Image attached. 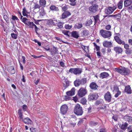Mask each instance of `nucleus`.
Returning <instances> with one entry per match:
<instances>
[{"instance_id": "1", "label": "nucleus", "mask_w": 132, "mask_h": 132, "mask_svg": "<svg viewBox=\"0 0 132 132\" xmlns=\"http://www.w3.org/2000/svg\"><path fill=\"white\" fill-rule=\"evenodd\" d=\"M82 108V107L80 106V105L77 104L74 108V113L77 115H81L83 113V111Z\"/></svg>"}, {"instance_id": "2", "label": "nucleus", "mask_w": 132, "mask_h": 132, "mask_svg": "<svg viewBox=\"0 0 132 132\" xmlns=\"http://www.w3.org/2000/svg\"><path fill=\"white\" fill-rule=\"evenodd\" d=\"M114 39L120 45L122 44L124 45V48L126 50H129V46L127 44H125V42L122 40L120 38L117 36H115L114 37Z\"/></svg>"}, {"instance_id": "3", "label": "nucleus", "mask_w": 132, "mask_h": 132, "mask_svg": "<svg viewBox=\"0 0 132 132\" xmlns=\"http://www.w3.org/2000/svg\"><path fill=\"white\" fill-rule=\"evenodd\" d=\"M115 70L117 72L123 75H127L130 73L129 70L124 68L118 69L116 68Z\"/></svg>"}, {"instance_id": "4", "label": "nucleus", "mask_w": 132, "mask_h": 132, "mask_svg": "<svg viewBox=\"0 0 132 132\" xmlns=\"http://www.w3.org/2000/svg\"><path fill=\"white\" fill-rule=\"evenodd\" d=\"M100 33L101 36L104 38L110 37L112 35L110 31L103 29L100 31Z\"/></svg>"}, {"instance_id": "5", "label": "nucleus", "mask_w": 132, "mask_h": 132, "mask_svg": "<svg viewBox=\"0 0 132 132\" xmlns=\"http://www.w3.org/2000/svg\"><path fill=\"white\" fill-rule=\"evenodd\" d=\"M82 69L79 68H72L70 69L69 72L77 75L80 74L82 72Z\"/></svg>"}, {"instance_id": "6", "label": "nucleus", "mask_w": 132, "mask_h": 132, "mask_svg": "<svg viewBox=\"0 0 132 132\" xmlns=\"http://www.w3.org/2000/svg\"><path fill=\"white\" fill-rule=\"evenodd\" d=\"M87 93L86 89L85 88H81L78 91V95L80 97L84 96Z\"/></svg>"}, {"instance_id": "7", "label": "nucleus", "mask_w": 132, "mask_h": 132, "mask_svg": "<svg viewBox=\"0 0 132 132\" xmlns=\"http://www.w3.org/2000/svg\"><path fill=\"white\" fill-rule=\"evenodd\" d=\"M98 6L97 4H94V5L90 6L89 8V10L91 12L94 13L97 12L98 9Z\"/></svg>"}, {"instance_id": "8", "label": "nucleus", "mask_w": 132, "mask_h": 132, "mask_svg": "<svg viewBox=\"0 0 132 132\" xmlns=\"http://www.w3.org/2000/svg\"><path fill=\"white\" fill-rule=\"evenodd\" d=\"M116 8V7L115 6L108 7L105 10V12L107 14H111L112 13Z\"/></svg>"}, {"instance_id": "9", "label": "nucleus", "mask_w": 132, "mask_h": 132, "mask_svg": "<svg viewBox=\"0 0 132 132\" xmlns=\"http://www.w3.org/2000/svg\"><path fill=\"white\" fill-rule=\"evenodd\" d=\"M98 96L96 93H91L88 95L89 101L96 100L98 98Z\"/></svg>"}, {"instance_id": "10", "label": "nucleus", "mask_w": 132, "mask_h": 132, "mask_svg": "<svg viewBox=\"0 0 132 132\" xmlns=\"http://www.w3.org/2000/svg\"><path fill=\"white\" fill-rule=\"evenodd\" d=\"M68 110V107L67 105L65 104L63 105L61 108V113L63 114H64L67 113Z\"/></svg>"}, {"instance_id": "11", "label": "nucleus", "mask_w": 132, "mask_h": 132, "mask_svg": "<svg viewBox=\"0 0 132 132\" xmlns=\"http://www.w3.org/2000/svg\"><path fill=\"white\" fill-rule=\"evenodd\" d=\"M111 96L110 93L109 92H107L104 95V98L108 102H110L111 100Z\"/></svg>"}, {"instance_id": "12", "label": "nucleus", "mask_w": 132, "mask_h": 132, "mask_svg": "<svg viewBox=\"0 0 132 132\" xmlns=\"http://www.w3.org/2000/svg\"><path fill=\"white\" fill-rule=\"evenodd\" d=\"M103 45L105 47H109L112 46V44L111 42L104 41L103 43Z\"/></svg>"}, {"instance_id": "13", "label": "nucleus", "mask_w": 132, "mask_h": 132, "mask_svg": "<svg viewBox=\"0 0 132 132\" xmlns=\"http://www.w3.org/2000/svg\"><path fill=\"white\" fill-rule=\"evenodd\" d=\"M89 86L91 89L94 90H96L98 87V86L94 82L91 83L90 85Z\"/></svg>"}, {"instance_id": "14", "label": "nucleus", "mask_w": 132, "mask_h": 132, "mask_svg": "<svg viewBox=\"0 0 132 132\" xmlns=\"http://www.w3.org/2000/svg\"><path fill=\"white\" fill-rule=\"evenodd\" d=\"M23 121L25 123L28 125H31L33 123L32 121L28 117L24 118Z\"/></svg>"}, {"instance_id": "15", "label": "nucleus", "mask_w": 132, "mask_h": 132, "mask_svg": "<svg viewBox=\"0 0 132 132\" xmlns=\"http://www.w3.org/2000/svg\"><path fill=\"white\" fill-rule=\"evenodd\" d=\"M70 15H71V14L69 12L65 11L62 14L61 18L63 19H65Z\"/></svg>"}, {"instance_id": "16", "label": "nucleus", "mask_w": 132, "mask_h": 132, "mask_svg": "<svg viewBox=\"0 0 132 132\" xmlns=\"http://www.w3.org/2000/svg\"><path fill=\"white\" fill-rule=\"evenodd\" d=\"M114 50L116 53H120L122 52V48L119 47H114Z\"/></svg>"}, {"instance_id": "17", "label": "nucleus", "mask_w": 132, "mask_h": 132, "mask_svg": "<svg viewBox=\"0 0 132 132\" xmlns=\"http://www.w3.org/2000/svg\"><path fill=\"white\" fill-rule=\"evenodd\" d=\"M75 88H72L70 91L68 92H67V95L70 96L73 95L75 94Z\"/></svg>"}, {"instance_id": "18", "label": "nucleus", "mask_w": 132, "mask_h": 132, "mask_svg": "<svg viewBox=\"0 0 132 132\" xmlns=\"http://www.w3.org/2000/svg\"><path fill=\"white\" fill-rule=\"evenodd\" d=\"M109 76V74L106 72H103L101 73L100 75V77L102 79L107 77Z\"/></svg>"}, {"instance_id": "19", "label": "nucleus", "mask_w": 132, "mask_h": 132, "mask_svg": "<svg viewBox=\"0 0 132 132\" xmlns=\"http://www.w3.org/2000/svg\"><path fill=\"white\" fill-rule=\"evenodd\" d=\"M114 90L117 91V93L115 95V97H118L121 93V92L119 90L118 88L117 87L114 88Z\"/></svg>"}, {"instance_id": "20", "label": "nucleus", "mask_w": 132, "mask_h": 132, "mask_svg": "<svg viewBox=\"0 0 132 132\" xmlns=\"http://www.w3.org/2000/svg\"><path fill=\"white\" fill-rule=\"evenodd\" d=\"M71 35L76 38H78L79 37L78 32L76 31H73L71 33Z\"/></svg>"}, {"instance_id": "21", "label": "nucleus", "mask_w": 132, "mask_h": 132, "mask_svg": "<svg viewBox=\"0 0 132 132\" xmlns=\"http://www.w3.org/2000/svg\"><path fill=\"white\" fill-rule=\"evenodd\" d=\"M18 114L20 120H23V115L22 114V109H20L18 110Z\"/></svg>"}, {"instance_id": "22", "label": "nucleus", "mask_w": 132, "mask_h": 132, "mask_svg": "<svg viewBox=\"0 0 132 132\" xmlns=\"http://www.w3.org/2000/svg\"><path fill=\"white\" fill-rule=\"evenodd\" d=\"M56 22L55 20H50L47 21V23L49 25H55L56 23Z\"/></svg>"}, {"instance_id": "23", "label": "nucleus", "mask_w": 132, "mask_h": 132, "mask_svg": "<svg viewBox=\"0 0 132 132\" xmlns=\"http://www.w3.org/2000/svg\"><path fill=\"white\" fill-rule=\"evenodd\" d=\"M81 47L86 53H89V46H86L82 45H81Z\"/></svg>"}, {"instance_id": "24", "label": "nucleus", "mask_w": 132, "mask_h": 132, "mask_svg": "<svg viewBox=\"0 0 132 132\" xmlns=\"http://www.w3.org/2000/svg\"><path fill=\"white\" fill-rule=\"evenodd\" d=\"M125 91L128 93L131 94V89L130 86H129L126 87Z\"/></svg>"}, {"instance_id": "25", "label": "nucleus", "mask_w": 132, "mask_h": 132, "mask_svg": "<svg viewBox=\"0 0 132 132\" xmlns=\"http://www.w3.org/2000/svg\"><path fill=\"white\" fill-rule=\"evenodd\" d=\"M50 9L54 11H59V9L55 5H52L50 7Z\"/></svg>"}, {"instance_id": "26", "label": "nucleus", "mask_w": 132, "mask_h": 132, "mask_svg": "<svg viewBox=\"0 0 132 132\" xmlns=\"http://www.w3.org/2000/svg\"><path fill=\"white\" fill-rule=\"evenodd\" d=\"M57 51V49L56 48L54 47L53 48L52 50L50 51L51 54L52 55H54L56 53V52Z\"/></svg>"}, {"instance_id": "27", "label": "nucleus", "mask_w": 132, "mask_h": 132, "mask_svg": "<svg viewBox=\"0 0 132 132\" xmlns=\"http://www.w3.org/2000/svg\"><path fill=\"white\" fill-rule=\"evenodd\" d=\"M131 0H126L124 1V5L125 6H127L130 5L131 3Z\"/></svg>"}, {"instance_id": "28", "label": "nucleus", "mask_w": 132, "mask_h": 132, "mask_svg": "<svg viewBox=\"0 0 132 132\" xmlns=\"http://www.w3.org/2000/svg\"><path fill=\"white\" fill-rule=\"evenodd\" d=\"M74 83L76 87L78 86L81 84L80 80L79 79L76 80Z\"/></svg>"}, {"instance_id": "29", "label": "nucleus", "mask_w": 132, "mask_h": 132, "mask_svg": "<svg viewBox=\"0 0 132 132\" xmlns=\"http://www.w3.org/2000/svg\"><path fill=\"white\" fill-rule=\"evenodd\" d=\"M124 119L126 121L132 122V117L129 116H127L124 117Z\"/></svg>"}, {"instance_id": "30", "label": "nucleus", "mask_w": 132, "mask_h": 132, "mask_svg": "<svg viewBox=\"0 0 132 132\" xmlns=\"http://www.w3.org/2000/svg\"><path fill=\"white\" fill-rule=\"evenodd\" d=\"M110 17H116L117 19H119L121 17L120 14L118 13L115 15H110Z\"/></svg>"}, {"instance_id": "31", "label": "nucleus", "mask_w": 132, "mask_h": 132, "mask_svg": "<svg viewBox=\"0 0 132 132\" xmlns=\"http://www.w3.org/2000/svg\"><path fill=\"white\" fill-rule=\"evenodd\" d=\"M128 126V124L125 122L123 124H122L121 126H120L121 128L123 130H125L126 128Z\"/></svg>"}, {"instance_id": "32", "label": "nucleus", "mask_w": 132, "mask_h": 132, "mask_svg": "<svg viewBox=\"0 0 132 132\" xmlns=\"http://www.w3.org/2000/svg\"><path fill=\"white\" fill-rule=\"evenodd\" d=\"M39 3L41 6L45 7L46 4V1L45 0H39Z\"/></svg>"}, {"instance_id": "33", "label": "nucleus", "mask_w": 132, "mask_h": 132, "mask_svg": "<svg viewBox=\"0 0 132 132\" xmlns=\"http://www.w3.org/2000/svg\"><path fill=\"white\" fill-rule=\"evenodd\" d=\"M62 33L64 35L67 36L68 37H70V32L69 31L62 30Z\"/></svg>"}, {"instance_id": "34", "label": "nucleus", "mask_w": 132, "mask_h": 132, "mask_svg": "<svg viewBox=\"0 0 132 132\" xmlns=\"http://www.w3.org/2000/svg\"><path fill=\"white\" fill-rule=\"evenodd\" d=\"M28 23L29 24L28 26L30 28H33L36 25L32 22L28 21Z\"/></svg>"}, {"instance_id": "35", "label": "nucleus", "mask_w": 132, "mask_h": 132, "mask_svg": "<svg viewBox=\"0 0 132 132\" xmlns=\"http://www.w3.org/2000/svg\"><path fill=\"white\" fill-rule=\"evenodd\" d=\"M80 83L81 85H84L86 83L87 81V79L86 78H84L80 80Z\"/></svg>"}, {"instance_id": "36", "label": "nucleus", "mask_w": 132, "mask_h": 132, "mask_svg": "<svg viewBox=\"0 0 132 132\" xmlns=\"http://www.w3.org/2000/svg\"><path fill=\"white\" fill-rule=\"evenodd\" d=\"M123 1H121L119 2L118 4V7L119 9H121L122 8Z\"/></svg>"}, {"instance_id": "37", "label": "nucleus", "mask_w": 132, "mask_h": 132, "mask_svg": "<svg viewBox=\"0 0 132 132\" xmlns=\"http://www.w3.org/2000/svg\"><path fill=\"white\" fill-rule=\"evenodd\" d=\"M81 103L83 104H86L87 100L85 98H83L81 99L80 101Z\"/></svg>"}, {"instance_id": "38", "label": "nucleus", "mask_w": 132, "mask_h": 132, "mask_svg": "<svg viewBox=\"0 0 132 132\" xmlns=\"http://www.w3.org/2000/svg\"><path fill=\"white\" fill-rule=\"evenodd\" d=\"M22 13L23 15L26 14H28L29 13L26 10L25 7H24L23 9Z\"/></svg>"}, {"instance_id": "39", "label": "nucleus", "mask_w": 132, "mask_h": 132, "mask_svg": "<svg viewBox=\"0 0 132 132\" xmlns=\"http://www.w3.org/2000/svg\"><path fill=\"white\" fill-rule=\"evenodd\" d=\"M88 31L87 30H83L82 31L83 35L85 36H87L88 35Z\"/></svg>"}, {"instance_id": "40", "label": "nucleus", "mask_w": 132, "mask_h": 132, "mask_svg": "<svg viewBox=\"0 0 132 132\" xmlns=\"http://www.w3.org/2000/svg\"><path fill=\"white\" fill-rule=\"evenodd\" d=\"M4 18L7 23H9V19L7 16L6 15H4Z\"/></svg>"}, {"instance_id": "41", "label": "nucleus", "mask_w": 132, "mask_h": 132, "mask_svg": "<svg viewBox=\"0 0 132 132\" xmlns=\"http://www.w3.org/2000/svg\"><path fill=\"white\" fill-rule=\"evenodd\" d=\"M40 6L38 4L34 3V8L35 9H39L40 8Z\"/></svg>"}, {"instance_id": "42", "label": "nucleus", "mask_w": 132, "mask_h": 132, "mask_svg": "<svg viewBox=\"0 0 132 132\" xmlns=\"http://www.w3.org/2000/svg\"><path fill=\"white\" fill-rule=\"evenodd\" d=\"M72 27L71 25H69L68 24H65V28L67 29H70Z\"/></svg>"}, {"instance_id": "43", "label": "nucleus", "mask_w": 132, "mask_h": 132, "mask_svg": "<svg viewBox=\"0 0 132 132\" xmlns=\"http://www.w3.org/2000/svg\"><path fill=\"white\" fill-rule=\"evenodd\" d=\"M30 130L31 132H38L37 129L35 128L31 127L30 128Z\"/></svg>"}, {"instance_id": "44", "label": "nucleus", "mask_w": 132, "mask_h": 132, "mask_svg": "<svg viewBox=\"0 0 132 132\" xmlns=\"http://www.w3.org/2000/svg\"><path fill=\"white\" fill-rule=\"evenodd\" d=\"M11 35L12 37L14 39H16L17 38V35L14 33H12Z\"/></svg>"}, {"instance_id": "45", "label": "nucleus", "mask_w": 132, "mask_h": 132, "mask_svg": "<svg viewBox=\"0 0 132 132\" xmlns=\"http://www.w3.org/2000/svg\"><path fill=\"white\" fill-rule=\"evenodd\" d=\"M102 101L103 100L102 99H101L100 100H97L96 101L95 104L96 105H98L101 103L102 102Z\"/></svg>"}, {"instance_id": "46", "label": "nucleus", "mask_w": 132, "mask_h": 132, "mask_svg": "<svg viewBox=\"0 0 132 132\" xmlns=\"http://www.w3.org/2000/svg\"><path fill=\"white\" fill-rule=\"evenodd\" d=\"M63 23L61 22H60L57 23V26H58L59 28H62L63 27Z\"/></svg>"}, {"instance_id": "47", "label": "nucleus", "mask_w": 132, "mask_h": 132, "mask_svg": "<svg viewBox=\"0 0 132 132\" xmlns=\"http://www.w3.org/2000/svg\"><path fill=\"white\" fill-rule=\"evenodd\" d=\"M28 19L26 18H23L22 20V22L25 24H27V20Z\"/></svg>"}, {"instance_id": "48", "label": "nucleus", "mask_w": 132, "mask_h": 132, "mask_svg": "<svg viewBox=\"0 0 132 132\" xmlns=\"http://www.w3.org/2000/svg\"><path fill=\"white\" fill-rule=\"evenodd\" d=\"M92 23V20L90 19L86 23V24L87 26H89Z\"/></svg>"}, {"instance_id": "49", "label": "nucleus", "mask_w": 132, "mask_h": 132, "mask_svg": "<svg viewBox=\"0 0 132 132\" xmlns=\"http://www.w3.org/2000/svg\"><path fill=\"white\" fill-rule=\"evenodd\" d=\"M94 46L95 47V48L96 49L97 51H99L100 50V47L99 46H97L95 43H93Z\"/></svg>"}, {"instance_id": "50", "label": "nucleus", "mask_w": 132, "mask_h": 132, "mask_svg": "<svg viewBox=\"0 0 132 132\" xmlns=\"http://www.w3.org/2000/svg\"><path fill=\"white\" fill-rule=\"evenodd\" d=\"M82 27V24L81 23H79L78 25H76L75 27L78 29H79Z\"/></svg>"}, {"instance_id": "51", "label": "nucleus", "mask_w": 132, "mask_h": 132, "mask_svg": "<svg viewBox=\"0 0 132 132\" xmlns=\"http://www.w3.org/2000/svg\"><path fill=\"white\" fill-rule=\"evenodd\" d=\"M11 19L13 20H19V19L16 16L13 15H12V18H11Z\"/></svg>"}, {"instance_id": "52", "label": "nucleus", "mask_w": 132, "mask_h": 132, "mask_svg": "<svg viewBox=\"0 0 132 132\" xmlns=\"http://www.w3.org/2000/svg\"><path fill=\"white\" fill-rule=\"evenodd\" d=\"M40 13L41 15H44L45 14V11L44 9H41L40 10Z\"/></svg>"}, {"instance_id": "53", "label": "nucleus", "mask_w": 132, "mask_h": 132, "mask_svg": "<svg viewBox=\"0 0 132 132\" xmlns=\"http://www.w3.org/2000/svg\"><path fill=\"white\" fill-rule=\"evenodd\" d=\"M95 21V23H96V21L99 19V17L98 15H96L94 16V17Z\"/></svg>"}, {"instance_id": "54", "label": "nucleus", "mask_w": 132, "mask_h": 132, "mask_svg": "<svg viewBox=\"0 0 132 132\" xmlns=\"http://www.w3.org/2000/svg\"><path fill=\"white\" fill-rule=\"evenodd\" d=\"M22 61L23 63L25 64L26 62V58L25 56H22Z\"/></svg>"}, {"instance_id": "55", "label": "nucleus", "mask_w": 132, "mask_h": 132, "mask_svg": "<svg viewBox=\"0 0 132 132\" xmlns=\"http://www.w3.org/2000/svg\"><path fill=\"white\" fill-rule=\"evenodd\" d=\"M128 130V132H132V127L131 126H130L127 128Z\"/></svg>"}, {"instance_id": "56", "label": "nucleus", "mask_w": 132, "mask_h": 132, "mask_svg": "<svg viewBox=\"0 0 132 132\" xmlns=\"http://www.w3.org/2000/svg\"><path fill=\"white\" fill-rule=\"evenodd\" d=\"M62 10L63 11H65L67 9V6L65 5V6H63L62 7Z\"/></svg>"}, {"instance_id": "57", "label": "nucleus", "mask_w": 132, "mask_h": 132, "mask_svg": "<svg viewBox=\"0 0 132 132\" xmlns=\"http://www.w3.org/2000/svg\"><path fill=\"white\" fill-rule=\"evenodd\" d=\"M131 50H127L125 51V52L126 54H129L131 53Z\"/></svg>"}, {"instance_id": "58", "label": "nucleus", "mask_w": 132, "mask_h": 132, "mask_svg": "<svg viewBox=\"0 0 132 132\" xmlns=\"http://www.w3.org/2000/svg\"><path fill=\"white\" fill-rule=\"evenodd\" d=\"M55 38L59 42H63L62 40V39L59 37H55Z\"/></svg>"}, {"instance_id": "59", "label": "nucleus", "mask_w": 132, "mask_h": 132, "mask_svg": "<svg viewBox=\"0 0 132 132\" xmlns=\"http://www.w3.org/2000/svg\"><path fill=\"white\" fill-rule=\"evenodd\" d=\"M111 26L109 25H107L106 27V29L107 30H109L111 28Z\"/></svg>"}, {"instance_id": "60", "label": "nucleus", "mask_w": 132, "mask_h": 132, "mask_svg": "<svg viewBox=\"0 0 132 132\" xmlns=\"http://www.w3.org/2000/svg\"><path fill=\"white\" fill-rule=\"evenodd\" d=\"M60 65L62 67H64L65 66L63 62L61 61L60 62Z\"/></svg>"}, {"instance_id": "61", "label": "nucleus", "mask_w": 132, "mask_h": 132, "mask_svg": "<svg viewBox=\"0 0 132 132\" xmlns=\"http://www.w3.org/2000/svg\"><path fill=\"white\" fill-rule=\"evenodd\" d=\"M33 19L34 20V23L36 24H38V22L40 21V20H36L34 18H33Z\"/></svg>"}, {"instance_id": "62", "label": "nucleus", "mask_w": 132, "mask_h": 132, "mask_svg": "<svg viewBox=\"0 0 132 132\" xmlns=\"http://www.w3.org/2000/svg\"><path fill=\"white\" fill-rule=\"evenodd\" d=\"M10 68V69H11V70H12L11 71H12V72L13 73H14V72H15V71L14 70V69L13 67L12 66Z\"/></svg>"}, {"instance_id": "63", "label": "nucleus", "mask_w": 132, "mask_h": 132, "mask_svg": "<svg viewBox=\"0 0 132 132\" xmlns=\"http://www.w3.org/2000/svg\"><path fill=\"white\" fill-rule=\"evenodd\" d=\"M27 107V106L26 105H24L23 106L22 108L24 111H26V109Z\"/></svg>"}, {"instance_id": "64", "label": "nucleus", "mask_w": 132, "mask_h": 132, "mask_svg": "<svg viewBox=\"0 0 132 132\" xmlns=\"http://www.w3.org/2000/svg\"><path fill=\"white\" fill-rule=\"evenodd\" d=\"M129 43L130 45H132V39H130L128 40Z\"/></svg>"}]
</instances>
